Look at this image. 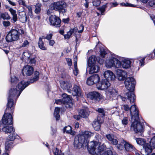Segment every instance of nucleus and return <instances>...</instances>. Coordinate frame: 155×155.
<instances>
[{"instance_id":"obj_1","label":"nucleus","mask_w":155,"mask_h":155,"mask_svg":"<svg viewBox=\"0 0 155 155\" xmlns=\"http://www.w3.org/2000/svg\"><path fill=\"white\" fill-rule=\"evenodd\" d=\"M28 83L26 84L24 81H21L18 84L15 89L13 88L11 89L9 91L8 102L5 112L12 113L13 112V106L15 101L17 99L21 92L28 86Z\"/></svg>"},{"instance_id":"obj_2","label":"nucleus","mask_w":155,"mask_h":155,"mask_svg":"<svg viewBox=\"0 0 155 155\" xmlns=\"http://www.w3.org/2000/svg\"><path fill=\"white\" fill-rule=\"evenodd\" d=\"M123 108L125 111L130 110V114L131 116V128L136 133L142 132V126L139 121L138 110L135 105H132L130 108L128 105L125 104L123 106Z\"/></svg>"},{"instance_id":"obj_3","label":"nucleus","mask_w":155,"mask_h":155,"mask_svg":"<svg viewBox=\"0 0 155 155\" xmlns=\"http://www.w3.org/2000/svg\"><path fill=\"white\" fill-rule=\"evenodd\" d=\"M124 84L126 88L130 91L126 93V95L128 99L131 104L134 102L135 99V96L132 91L134 90L136 82L133 78L129 77L126 79Z\"/></svg>"},{"instance_id":"obj_4","label":"nucleus","mask_w":155,"mask_h":155,"mask_svg":"<svg viewBox=\"0 0 155 155\" xmlns=\"http://www.w3.org/2000/svg\"><path fill=\"white\" fill-rule=\"evenodd\" d=\"M66 3L64 1H59L52 3L49 6L47 11V14L50 15L53 12V10L58 11L60 13L64 14L67 11Z\"/></svg>"},{"instance_id":"obj_5","label":"nucleus","mask_w":155,"mask_h":155,"mask_svg":"<svg viewBox=\"0 0 155 155\" xmlns=\"http://www.w3.org/2000/svg\"><path fill=\"white\" fill-rule=\"evenodd\" d=\"M61 87L64 90H66L69 93H72L74 96H81V91L79 86L75 85L72 90L70 89L71 87V84L69 82H65L61 80L60 81Z\"/></svg>"},{"instance_id":"obj_6","label":"nucleus","mask_w":155,"mask_h":155,"mask_svg":"<svg viewBox=\"0 0 155 155\" xmlns=\"http://www.w3.org/2000/svg\"><path fill=\"white\" fill-rule=\"evenodd\" d=\"M106 148L104 144L100 145V143L96 141H91L89 143L88 146V150L90 153L94 154L95 153H100L101 154Z\"/></svg>"},{"instance_id":"obj_7","label":"nucleus","mask_w":155,"mask_h":155,"mask_svg":"<svg viewBox=\"0 0 155 155\" xmlns=\"http://www.w3.org/2000/svg\"><path fill=\"white\" fill-rule=\"evenodd\" d=\"M119 57L117 55H114L107 60L105 62L106 67L108 68H111L114 67L115 68H119L120 66V61L118 58Z\"/></svg>"},{"instance_id":"obj_8","label":"nucleus","mask_w":155,"mask_h":155,"mask_svg":"<svg viewBox=\"0 0 155 155\" xmlns=\"http://www.w3.org/2000/svg\"><path fill=\"white\" fill-rule=\"evenodd\" d=\"M19 38V34L18 30L12 29L7 35L5 39L8 42H12L17 41Z\"/></svg>"},{"instance_id":"obj_9","label":"nucleus","mask_w":155,"mask_h":155,"mask_svg":"<svg viewBox=\"0 0 155 155\" xmlns=\"http://www.w3.org/2000/svg\"><path fill=\"white\" fill-rule=\"evenodd\" d=\"M62 99H59L55 101V103L57 104H66V107H71L73 104L72 102L71 97L66 94H63L62 95Z\"/></svg>"},{"instance_id":"obj_10","label":"nucleus","mask_w":155,"mask_h":155,"mask_svg":"<svg viewBox=\"0 0 155 155\" xmlns=\"http://www.w3.org/2000/svg\"><path fill=\"white\" fill-rule=\"evenodd\" d=\"M11 112H5L2 119V125H12L13 124V118Z\"/></svg>"},{"instance_id":"obj_11","label":"nucleus","mask_w":155,"mask_h":155,"mask_svg":"<svg viewBox=\"0 0 155 155\" xmlns=\"http://www.w3.org/2000/svg\"><path fill=\"white\" fill-rule=\"evenodd\" d=\"M118 59L121 60V61H120V66L119 68L128 69L130 67L131 62L129 58L119 57Z\"/></svg>"},{"instance_id":"obj_12","label":"nucleus","mask_w":155,"mask_h":155,"mask_svg":"<svg viewBox=\"0 0 155 155\" xmlns=\"http://www.w3.org/2000/svg\"><path fill=\"white\" fill-rule=\"evenodd\" d=\"M84 143L85 139L83 136L79 134L75 137L74 144V147L80 148Z\"/></svg>"},{"instance_id":"obj_13","label":"nucleus","mask_w":155,"mask_h":155,"mask_svg":"<svg viewBox=\"0 0 155 155\" xmlns=\"http://www.w3.org/2000/svg\"><path fill=\"white\" fill-rule=\"evenodd\" d=\"M116 78L119 81H122L127 78V73L122 69H118L115 71Z\"/></svg>"},{"instance_id":"obj_14","label":"nucleus","mask_w":155,"mask_h":155,"mask_svg":"<svg viewBox=\"0 0 155 155\" xmlns=\"http://www.w3.org/2000/svg\"><path fill=\"white\" fill-rule=\"evenodd\" d=\"M100 80L99 75L98 74H95L87 78L86 83L88 85H91L98 82Z\"/></svg>"},{"instance_id":"obj_15","label":"nucleus","mask_w":155,"mask_h":155,"mask_svg":"<svg viewBox=\"0 0 155 155\" xmlns=\"http://www.w3.org/2000/svg\"><path fill=\"white\" fill-rule=\"evenodd\" d=\"M110 85L109 81L107 80H101L97 84V88L100 90H106L108 88Z\"/></svg>"},{"instance_id":"obj_16","label":"nucleus","mask_w":155,"mask_h":155,"mask_svg":"<svg viewBox=\"0 0 155 155\" xmlns=\"http://www.w3.org/2000/svg\"><path fill=\"white\" fill-rule=\"evenodd\" d=\"M87 96L88 98L96 101H99L102 98V95L96 91L89 93Z\"/></svg>"},{"instance_id":"obj_17","label":"nucleus","mask_w":155,"mask_h":155,"mask_svg":"<svg viewBox=\"0 0 155 155\" xmlns=\"http://www.w3.org/2000/svg\"><path fill=\"white\" fill-rule=\"evenodd\" d=\"M49 20L51 25L56 27H59L60 26L61 20L59 18L55 15H51L49 18Z\"/></svg>"},{"instance_id":"obj_18","label":"nucleus","mask_w":155,"mask_h":155,"mask_svg":"<svg viewBox=\"0 0 155 155\" xmlns=\"http://www.w3.org/2000/svg\"><path fill=\"white\" fill-rule=\"evenodd\" d=\"M121 143L124 144L125 149L126 151L133 152L136 151V148L133 145L123 139L121 140Z\"/></svg>"},{"instance_id":"obj_19","label":"nucleus","mask_w":155,"mask_h":155,"mask_svg":"<svg viewBox=\"0 0 155 155\" xmlns=\"http://www.w3.org/2000/svg\"><path fill=\"white\" fill-rule=\"evenodd\" d=\"M103 75L106 79V80H114L115 76L113 72L110 70H107L105 71L103 74Z\"/></svg>"},{"instance_id":"obj_20","label":"nucleus","mask_w":155,"mask_h":155,"mask_svg":"<svg viewBox=\"0 0 155 155\" xmlns=\"http://www.w3.org/2000/svg\"><path fill=\"white\" fill-rule=\"evenodd\" d=\"M103 120L102 118L98 117L97 120H94L92 124L93 127L95 130H99L101 127V124L103 122Z\"/></svg>"},{"instance_id":"obj_21","label":"nucleus","mask_w":155,"mask_h":155,"mask_svg":"<svg viewBox=\"0 0 155 155\" xmlns=\"http://www.w3.org/2000/svg\"><path fill=\"white\" fill-rule=\"evenodd\" d=\"M104 62L103 60L99 61V62L97 61L96 57L94 55H92L89 57L87 61L88 66H91L92 65L94 64L99 62L101 64H102Z\"/></svg>"},{"instance_id":"obj_22","label":"nucleus","mask_w":155,"mask_h":155,"mask_svg":"<svg viewBox=\"0 0 155 155\" xmlns=\"http://www.w3.org/2000/svg\"><path fill=\"white\" fill-rule=\"evenodd\" d=\"M34 71L33 67L29 65L25 66L22 69V72L28 76H30L32 74Z\"/></svg>"},{"instance_id":"obj_23","label":"nucleus","mask_w":155,"mask_h":155,"mask_svg":"<svg viewBox=\"0 0 155 155\" xmlns=\"http://www.w3.org/2000/svg\"><path fill=\"white\" fill-rule=\"evenodd\" d=\"M3 127L2 129L3 131L5 133H14L15 129L13 128L12 125H2Z\"/></svg>"},{"instance_id":"obj_24","label":"nucleus","mask_w":155,"mask_h":155,"mask_svg":"<svg viewBox=\"0 0 155 155\" xmlns=\"http://www.w3.org/2000/svg\"><path fill=\"white\" fill-rule=\"evenodd\" d=\"M152 146H151L149 143H146L143 146V149L145 153L143 155H148L151 153L152 151Z\"/></svg>"},{"instance_id":"obj_25","label":"nucleus","mask_w":155,"mask_h":155,"mask_svg":"<svg viewBox=\"0 0 155 155\" xmlns=\"http://www.w3.org/2000/svg\"><path fill=\"white\" fill-rule=\"evenodd\" d=\"M89 67H90L89 71L90 74L97 73L99 71L100 67L98 65V63L92 65L91 66H89Z\"/></svg>"},{"instance_id":"obj_26","label":"nucleus","mask_w":155,"mask_h":155,"mask_svg":"<svg viewBox=\"0 0 155 155\" xmlns=\"http://www.w3.org/2000/svg\"><path fill=\"white\" fill-rule=\"evenodd\" d=\"M106 137L112 144L116 145L117 144L118 141L116 139L114 138V136L113 134H109L106 135Z\"/></svg>"},{"instance_id":"obj_27","label":"nucleus","mask_w":155,"mask_h":155,"mask_svg":"<svg viewBox=\"0 0 155 155\" xmlns=\"http://www.w3.org/2000/svg\"><path fill=\"white\" fill-rule=\"evenodd\" d=\"M78 31V28H74L73 29H71L69 31L67 32V34L64 35L65 39H69L71 37V35L74 34H76Z\"/></svg>"},{"instance_id":"obj_28","label":"nucleus","mask_w":155,"mask_h":155,"mask_svg":"<svg viewBox=\"0 0 155 155\" xmlns=\"http://www.w3.org/2000/svg\"><path fill=\"white\" fill-rule=\"evenodd\" d=\"M80 134L84 137V138L85 139V142L86 143L87 142L86 139L87 138H89L93 136L94 134V133L88 131H85L83 132L82 133V134Z\"/></svg>"},{"instance_id":"obj_29","label":"nucleus","mask_w":155,"mask_h":155,"mask_svg":"<svg viewBox=\"0 0 155 155\" xmlns=\"http://www.w3.org/2000/svg\"><path fill=\"white\" fill-rule=\"evenodd\" d=\"M39 72L36 71L34 72V76L33 77V79H31L29 81H28L27 82H26L25 81H24L25 82V84L27 83H28V84H29L30 83H32L35 81H37L39 79Z\"/></svg>"},{"instance_id":"obj_30","label":"nucleus","mask_w":155,"mask_h":155,"mask_svg":"<svg viewBox=\"0 0 155 155\" xmlns=\"http://www.w3.org/2000/svg\"><path fill=\"white\" fill-rule=\"evenodd\" d=\"M30 56V54L28 52L25 51L22 54L21 59L23 61H25L26 63H28Z\"/></svg>"},{"instance_id":"obj_31","label":"nucleus","mask_w":155,"mask_h":155,"mask_svg":"<svg viewBox=\"0 0 155 155\" xmlns=\"http://www.w3.org/2000/svg\"><path fill=\"white\" fill-rule=\"evenodd\" d=\"M79 114L81 117L84 118L89 115V112L87 108L82 109L80 110Z\"/></svg>"},{"instance_id":"obj_32","label":"nucleus","mask_w":155,"mask_h":155,"mask_svg":"<svg viewBox=\"0 0 155 155\" xmlns=\"http://www.w3.org/2000/svg\"><path fill=\"white\" fill-rule=\"evenodd\" d=\"M63 131L64 132L70 134L72 135L75 134V131H72L71 127L70 126H68L65 127L63 129Z\"/></svg>"},{"instance_id":"obj_33","label":"nucleus","mask_w":155,"mask_h":155,"mask_svg":"<svg viewBox=\"0 0 155 155\" xmlns=\"http://www.w3.org/2000/svg\"><path fill=\"white\" fill-rule=\"evenodd\" d=\"M9 11L12 15V20L14 22H15L18 19L17 14L16 13V11L12 8H9Z\"/></svg>"},{"instance_id":"obj_34","label":"nucleus","mask_w":155,"mask_h":155,"mask_svg":"<svg viewBox=\"0 0 155 155\" xmlns=\"http://www.w3.org/2000/svg\"><path fill=\"white\" fill-rule=\"evenodd\" d=\"M19 18L20 21L23 23L25 22L27 20V17L26 14L25 12H22L19 13Z\"/></svg>"},{"instance_id":"obj_35","label":"nucleus","mask_w":155,"mask_h":155,"mask_svg":"<svg viewBox=\"0 0 155 155\" xmlns=\"http://www.w3.org/2000/svg\"><path fill=\"white\" fill-rule=\"evenodd\" d=\"M144 60L145 58H142L140 60H136L134 62V64L136 63V65L138 67L142 66L144 65Z\"/></svg>"},{"instance_id":"obj_36","label":"nucleus","mask_w":155,"mask_h":155,"mask_svg":"<svg viewBox=\"0 0 155 155\" xmlns=\"http://www.w3.org/2000/svg\"><path fill=\"white\" fill-rule=\"evenodd\" d=\"M38 44L40 49L43 50H46V48L44 46V43L42 41V38H39Z\"/></svg>"},{"instance_id":"obj_37","label":"nucleus","mask_w":155,"mask_h":155,"mask_svg":"<svg viewBox=\"0 0 155 155\" xmlns=\"http://www.w3.org/2000/svg\"><path fill=\"white\" fill-rule=\"evenodd\" d=\"M137 143L140 145L143 146L146 143L145 139L140 138H137L135 139Z\"/></svg>"},{"instance_id":"obj_38","label":"nucleus","mask_w":155,"mask_h":155,"mask_svg":"<svg viewBox=\"0 0 155 155\" xmlns=\"http://www.w3.org/2000/svg\"><path fill=\"white\" fill-rule=\"evenodd\" d=\"M60 111V109L58 107H56L54 112V116L56 120H58L60 118V115L59 114Z\"/></svg>"},{"instance_id":"obj_39","label":"nucleus","mask_w":155,"mask_h":155,"mask_svg":"<svg viewBox=\"0 0 155 155\" xmlns=\"http://www.w3.org/2000/svg\"><path fill=\"white\" fill-rule=\"evenodd\" d=\"M13 143L12 141H7L5 143V149L6 150H9L13 147Z\"/></svg>"},{"instance_id":"obj_40","label":"nucleus","mask_w":155,"mask_h":155,"mask_svg":"<svg viewBox=\"0 0 155 155\" xmlns=\"http://www.w3.org/2000/svg\"><path fill=\"white\" fill-rule=\"evenodd\" d=\"M117 91L116 89L112 88H110L108 90V93L110 95L114 96L117 94Z\"/></svg>"},{"instance_id":"obj_41","label":"nucleus","mask_w":155,"mask_h":155,"mask_svg":"<svg viewBox=\"0 0 155 155\" xmlns=\"http://www.w3.org/2000/svg\"><path fill=\"white\" fill-rule=\"evenodd\" d=\"M41 4L39 3H38L35 5V12L37 14L40 13L41 10Z\"/></svg>"},{"instance_id":"obj_42","label":"nucleus","mask_w":155,"mask_h":155,"mask_svg":"<svg viewBox=\"0 0 155 155\" xmlns=\"http://www.w3.org/2000/svg\"><path fill=\"white\" fill-rule=\"evenodd\" d=\"M28 10V13L29 15L30 16V17L32 18L33 17V15L32 12V7L30 5H28L26 6Z\"/></svg>"},{"instance_id":"obj_43","label":"nucleus","mask_w":155,"mask_h":155,"mask_svg":"<svg viewBox=\"0 0 155 155\" xmlns=\"http://www.w3.org/2000/svg\"><path fill=\"white\" fill-rule=\"evenodd\" d=\"M17 135L15 133L10 134L8 137V140L10 141H12L14 140L16 137Z\"/></svg>"},{"instance_id":"obj_44","label":"nucleus","mask_w":155,"mask_h":155,"mask_svg":"<svg viewBox=\"0 0 155 155\" xmlns=\"http://www.w3.org/2000/svg\"><path fill=\"white\" fill-rule=\"evenodd\" d=\"M121 122L124 127H125L129 122V119L127 117H124L121 120Z\"/></svg>"},{"instance_id":"obj_45","label":"nucleus","mask_w":155,"mask_h":155,"mask_svg":"<svg viewBox=\"0 0 155 155\" xmlns=\"http://www.w3.org/2000/svg\"><path fill=\"white\" fill-rule=\"evenodd\" d=\"M53 152L55 155H64L63 153L61 152V150H59L57 148L54 150Z\"/></svg>"},{"instance_id":"obj_46","label":"nucleus","mask_w":155,"mask_h":155,"mask_svg":"<svg viewBox=\"0 0 155 155\" xmlns=\"http://www.w3.org/2000/svg\"><path fill=\"white\" fill-rule=\"evenodd\" d=\"M2 18L4 19H9L10 17L8 13L5 12L4 13L2 14L1 15Z\"/></svg>"},{"instance_id":"obj_47","label":"nucleus","mask_w":155,"mask_h":155,"mask_svg":"<svg viewBox=\"0 0 155 155\" xmlns=\"http://www.w3.org/2000/svg\"><path fill=\"white\" fill-rule=\"evenodd\" d=\"M29 44V43L28 40H25L24 41L23 44L20 46V48L27 47H28Z\"/></svg>"},{"instance_id":"obj_48","label":"nucleus","mask_w":155,"mask_h":155,"mask_svg":"<svg viewBox=\"0 0 155 155\" xmlns=\"http://www.w3.org/2000/svg\"><path fill=\"white\" fill-rule=\"evenodd\" d=\"M120 6H129L132 7H135V5H134L128 3H122L120 4Z\"/></svg>"},{"instance_id":"obj_49","label":"nucleus","mask_w":155,"mask_h":155,"mask_svg":"<svg viewBox=\"0 0 155 155\" xmlns=\"http://www.w3.org/2000/svg\"><path fill=\"white\" fill-rule=\"evenodd\" d=\"M150 143L153 148H155V136L151 140Z\"/></svg>"},{"instance_id":"obj_50","label":"nucleus","mask_w":155,"mask_h":155,"mask_svg":"<svg viewBox=\"0 0 155 155\" xmlns=\"http://www.w3.org/2000/svg\"><path fill=\"white\" fill-rule=\"evenodd\" d=\"M116 146L117 148L118 149L120 150H122L124 148V146L123 144L121 143V141H120V143L118 144H117Z\"/></svg>"},{"instance_id":"obj_51","label":"nucleus","mask_w":155,"mask_h":155,"mask_svg":"<svg viewBox=\"0 0 155 155\" xmlns=\"http://www.w3.org/2000/svg\"><path fill=\"white\" fill-rule=\"evenodd\" d=\"M18 81V79L15 76L11 77V81L12 84L16 83Z\"/></svg>"},{"instance_id":"obj_52","label":"nucleus","mask_w":155,"mask_h":155,"mask_svg":"<svg viewBox=\"0 0 155 155\" xmlns=\"http://www.w3.org/2000/svg\"><path fill=\"white\" fill-rule=\"evenodd\" d=\"M148 57L149 59L155 58V50L153 52L149 54Z\"/></svg>"},{"instance_id":"obj_53","label":"nucleus","mask_w":155,"mask_h":155,"mask_svg":"<svg viewBox=\"0 0 155 155\" xmlns=\"http://www.w3.org/2000/svg\"><path fill=\"white\" fill-rule=\"evenodd\" d=\"M101 3V2L98 0H94L93 2V5L95 6H99Z\"/></svg>"},{"instance_id":"obj_54","label":"nucleus","mask_w":155,"mask_h":155,"mask_svg":"<svg viewBox=\"0 0 155 155\" xmlns=\"http://www.w3.org/2000/svg\"><path fill=\"white\" fill-rule=\"evenodd\" d=\"M79 73V71L77 68V65L74 66V70H73V73L75 76H77Z\"/></svg>"},{"instance_id":"obj_55","label":"nucleus","mask_w":155,"mask_h":155,"mask_svg":"<svg viewBox=\"0 0 155 155\" xmlns=\"http://www.w3.org/2000/svg\"><path fill=\"white\" fill-rule=\"evenodd\" d=\"M106 52L103 49L101 50L100 55L101 57L104 58L106 54Z\"/></svg>"},{"instance_id":"obj_56","label":"nucleus","mask_w":155,"mask_h":155,"mask_svg":"<svg viewBox=\"0 0 155 155\" xmlns=\"http://www.w3.org/2000/svg\"><path fill=\"white\" fill-rule=\"evenodd\" d=\"M105 5L103 6L101 8H99L98 9L100 11L102 15H103V13L104 12L105 10Z\"/></svg>"},{"instance_id":"obj_57","label":"nucleus","mask_w":155,"mask_h":155,"mask_svg":"<svg viewBox=\"0 0 155 155\" xmlns=\"http://www.w3.org/2000/svg\"><path fill=\"white\" fill-rule=\"evenodd\" d=\"M53 34L52 33H50L47 35L45 37V38L48 40H50L52 38Z\"/></svg>"},{"instance_id":"obj_58","label":"nucleus","mask_w":155,"mask_h":155,"mask_svg":"<svg viewBox=\"0 0 155 155\" xmlns=\"http://www.w3.org/2000/svg\"><path fill=\"white\" fill-rule=\"evenodd\" d=\"M28 63H30L31 64H35L36 63V60L35 58H33L30 60V58L29 59V62Z\"/></svg>"},{"instance_id":"obj_59","label":"nucleus","mask_w":155,"mask_h":155,"mask_svg":"<svg viewBox=\"0 0 155 155\" xmlns=\"http://www.w3.org/2000/svg\"><path fill=\"white\" fill-rule=\"evenodd\" d=\"M66 60L68 65L71 66L72 65V61L71 59L69 58H66Z\"/></svg>"},{"instance_id":"obj_60","label":"nucleus","mask_w":155,"mask_h":155,"mask_svg":"<svg viewBox=\"0 0 155 155\" xmlns=\"http://www.w3.org/2000/svg\"><path fill=\"white\" fill-rule=\"evenodd\" d=\"M103 155H113L112 151L110 150H108L104 152Z\"/></svg>"},{"instance_id":"obj_61","label":"nucleus","mask_w":155,"mask_h":155,"mask_svg":"<svg viewBox=\"0 0 155 155\" xmlns=\"http://www.w3.org/2000/svg\"><path fill=\"white\" fill-rule=\"evenodd\" d=\"M149 4L150 6H153L155 5V1L150 0L149 2Z\"/></svg>"},{"instance_id":"obj_62","label":"nucleus","mask_w":155,"mask_h":155,"mask_svg":"<svg viewBox=\"0 0 155 155\" xmlns=\"http://www.w3.org/2000/svg\"><path fill=\"white\" fill-rule=\"evenodd\" d=\"M4 26L7 27L9 26L10 25V23L9 21H4L3 22Z\"/></svg>"},{"instance_id":"obj_63","label":"nucleus","mask_w":155,"mask_h":155,"mask_svg":"<svg viewBox=\"0 0 155 155\" xmlns=\"http://www.w3.org/2000/svg\"><path fill=\"white\" fill-rule=\"evenodd\" d=\"M79 29L80 30L78 31V32L80 33L83 32L84 29V26L82 25H81L79 27Z\"/></svg>"},{"instance_id":"obj_64","label":"nucleus","mask_w":155,"mask_h":155,"mask_svg":"<svg viewBox=\"0 0 155 155\" xmlns=\"http://www.w3.org/2000/svg\"><path fill=\"white\" fill-rule=\"evenodd\" d=\"M18 2L20 5H22L24 6H26L25 2L23 0H19Z\"/></svg>"}]
</instances>
